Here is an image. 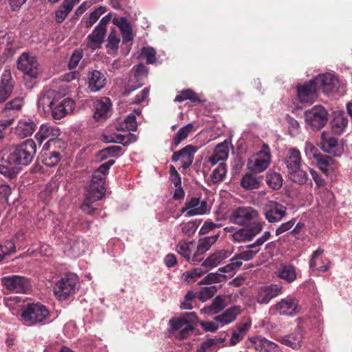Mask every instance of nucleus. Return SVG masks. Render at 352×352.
<instances>
[{
	"label": "nucleus",
	"mask_w": 352,
	"mask_h": 352,
	"mask_svg": "<svg viewBox=\"0 0 352 352\" xmlns=\"http://www.w3.org/2000/svg\"><path fill=\"white\" fill-rule=\"evenodd\" d=\"M115 163L110 160L101 164L92 175L90 184L86 188L85 197L81 205V210L87 214H92L96 210L92 204L101 199L105 193L104 182L109 170Z\"/></svg>",
	"instance_id": "nucleus-1"
},
{
	"label": "nucleus",
	"mask_w": 352,
	"mask_h": 352,
	"mask_svg": "<svg viewBox=\"0 0 352 352\" xmlns=\"http://www.w3.org/2000/svg\"><path fill=\"white\" fill-rule=\"evenodd\" d=\"M36 153V144L32 139H28L3 151L1 160L8 165L27 166Z\"/></svg>",
	"instance_id": "nucleus-2"
},
{
	"label": "nucleus",
	"mask_w": 352,
	"mask_h": 352,
	"mask_svg": "<svg viewBox=\"0 0 352 352\" xmlns=\"http://www.w3.org/2000/svg\"><path fill=\"white\" fill-rule=\"evenodd\" d=\"M49 309L40 302L25 305L21 312V321L26 326L44 325L50 320Z\"/></svg>",
	"instance_id": "nucleus-3"
},
{
	"label": "nucleus",
	"mask_w": 352,
	"mask_h": 352,
	"mask_svg": "<svg viewBox=\"0 0 352 352\" xmlns=\"http://www.w3.org/2000/svg\"><path fill=\"white\" fill-rule=\"evenodd\" d=\"M60 134L59 128L50 123H43L40 126L34 138L38 144H41L45 140H47L43 145L44 150H49L52 144L54 146H60L63 142L58 136Z\"/></svg>",
	"instance_id": "nucleus-4"
},
{
	"label": "nucleus",
	"mask_w": 352,
	"mask_h": 352,
	"mask_svg": "<svg viewBox=\"0 0 352 352\" xmlns=\"http://www.w3.org/2000/svg\"><path fill=\"white\" fill-rule=\"evenodd\" d=\"M78 288V276L75 274H67L56 282L54 292L60 300H64L74 294Z\"/></svg>",
	"instance_id": "nucleus-5"
},
{
	"label": "nucleus",
	"mask_w": 352,
	"mask_h": 352,
	"mask_svg": "<svg viewBox=\"0 0 352 352\" xmlns=\"http://www.w3.org/2000/svg\"><path fill=\"white\" fill-rule=\"evenodd\" d=\"M305 120L311 130H320L328 122V112L322 106L316 105L305 112Z\"/></svg>",
	"instance_id": "nucleus-6"
},
{
	"label": "nucleus",
	"mask_w": 352,
	"mask_h": 352,
	"mask_svg": "<svg viewBox=\"0 0 352 352\" xmlns=\"http://www.w3.org/2000/svg\"><path fill=\"white\" fill-rule=\"evenodd\" d=\"M17 69L32 78H37L42 72L36 56L29 52H23L16 60Z\"/></svg>",
	"instance_id": "nucleus-7"
},
{
	"label": "nucleus",
	"mask_w": 352,
	"mask_h": 352,
	"mask_svg": "<svg viewBox=\"0 0 352 352\" xmlns=\"http://www.w3.org/2000/svg\"><path fill=\"white\" fill-rule=\"evenodd\" d=\"M271 162L268 145L263 144L262 149L252 155L248 162V168L253 173H260L265 170Z\"/></svg>",
	"instance_id": "nucleus-8"
},
{
	"label": "nucleus",
	"mask_w": 352,
	"mask_h": 352,
	"mask_svg": "<svg viewBox=\"0 0 352 352\" xmlns=\"http://www.w3.org/2000/svg\"><path fill=\"white\" fill-rule=\"evenodd\" d=\"M258 212L250 206L238 207L232 210L229 216L230 222L238 226H245L257 220Z\"/></svg>",
	"instance_id": "nucleus-9"
},
{
	"label": "nucleus",
	"mask_w": 352,
	"mask_h": 352,
	"mask_svg": "<svg viewBox=\"0 0 352 352\" xmlns=\"http://www.w3.org/2000/svg\"><path fill=\"white\" fill-rule=\"evenodd\" d=\"M111 16L108 14L103 16L98 25L92 31L91 34L87 36V47L96 50L100 47L104 41V36L107 32V25L110 22Z\"/></svg>",
	"instance_id": "nucleus-10"
},
{
	"label": "nucleus",
	"mask_w": 352,
	"mask_h": 352,
	"mask_svg": "<svg viewBox=\"0 0 352 352\" xmlns=\"http://www.w3.org/2000/svg\"><path fill=\"white\" fill-rule=\"evenodd\" d=\"M265 223L256 221L248 227L238 228L232 235L234 243H245L252 240L263 230Z\"/></svg>",
	"instance_id": "nucleus-11"
},
{
	"label": "nucleus",
	"mask_w": 352,
	"mask_h": 352,
	"mask_svg": "<svg viewBox=\"0 0 352 352\" xmlns=\"http://www.w3.org/2000/svg\"><path fill=\"white\" fill-rule=\"evenodd\" d=\"M210 210V207L208 203L198 197H192L185 203V206L181 210V212L186 217H192L196 215H204Z\"/></svg>",
	"instance_id": "nucleus-12"
},
{
	"label": "nucleus",
	"mask_w": 352,
	"mask_h": 352,
	"mask_svg": "<svg viewBox=\"0 0 352 352\" xmlns=\"http://www.w3.org/2000/svg\"><path fill=\"white\" fill-rule=\"evenodd\" d=\"M1 282L6 289L16 293H26L31 287L29 279L22 276H5Z\"/></svg>",
	"instance_id": "nucleus-13"
},
{
	"label": "nucleus",
	"mask_w": 352,
	"mask_h": 352,
	"mask_svg": "<svg viewBox=\"0 0 352 352\" xmlns=\"http://www.w3.org/2000/svg\"><path fill=\"white\" fill-rule=\"evenodd\" d=\"M280 315L294 316L300 312L298 300L292 297H287L277 302L271 308Z\"/></svg>",
	"instance_id": "nucleus-14"
},
{
	"label": "nucleus",
	"mask_w": 352,
	"mask_h": 352,
	"mask_svg": "<svg viewBox=\"0 0 352 352\" xmlns=\"http://www.w3.org/2000/svg\"><path fill=\"white\" fill-rule=\"evenodd\" d=\"M286 207L275 201H267L263 207L265 219L269 223L280 221L286 215Z\"/></svg>",
	"instance_id": "nucleus-15"
},
{
	"label": "nucleus",
	"mask_w": 352,
	"mask_h": 352,
	"mask_svg": "<svg viewBox=\"0 0 352 352\" xmlns=\"http://www.w3.org/2000/svg\"><path fill=\"white\" fill-rule=\"evenodd\" d=\"M75 107L74 101L69 98H60L58 94L52 107V116L54 120H60L72 113Z\"/></svg>",
	"instance_id": "nucleus-16"
},
{
	"label": "nucleus",
	"mask_w": 352,
	"mask_h": 352,
	"mask_svg": "<svg viewBox=\"0 0 352 352\" xmlns=\"http://www.w3.org/2000/svg\"><path fill=\"white\" fill-rule=\"evenodd\" d=\"M316 85L317 89L320 88L325 94H329L338 90V79L332 74H320L312 79Z\"/></svg>",
	"instance_id": "nucleus-17"
},
{
	"label": "nucleus",
	"mask_w": 352,
	"mask_h": 352,
	"mask_svg": "<svg viewBox=\"0 0 352 352\" xmlns=\"http://www.w3.org/2000/svg\"><path fill=\"white\" fill-rule=\"evenodd\" d=\"M271 233L269 231H265L263 235L258 237L254 243L248 245L246 249L239 253L241 260L244 261H249L254 258L255 256L261 250V247L270 239Z\"/></svg>",
	"instance_id": "nucleus-18"
},
{
	"label": "nucleus",
	"mask_w": 352,
	"mask_h": 352,
	"mask_svg": "<svg viewBox=\"0 0 352 352\" xmlns=\"http://www.w3.org/2000/svg\"><path fill=\"white\" fill-rule=\"evenodd\" d=\"M310 174L314 179L316 186L318 190V194L322 203L328 206L333 200V193L326 187L325 180L314 170L309 169Z\"/></svg>",
	"instance_id": "nucleus-19"
},
{
	"label": "nucleus",
	"mask_w": 352,
	"mask_h": 352,
	"mask_svg": "<svg viewBox=\"0 0 352 352\" xmlns=\"http://www.w3.org/2000/svg\"><path fill=\"white\" fill-rule=\"evenodd\" d=\"M321 148L325 153L334 156H340L344 150L343 146L339 144L338 139L326 131L321 134Z\"/></svg>",
	"instance_id": "nucleus-20"
},
{
	"label": "nucleus",
	"mask_w": 352,
	"mask_h": 352,
	"mask_svg": "<svg viewBox=\"0 0 352 352\" xmlns=\"http://www.w3.org/2000/svg\"><path fill=\"white\" fill-rule=\"evenodd\" d=\"M248 348H254L258 352H280L279 346L263 337H253L247 343Z\"/></svg>",
	"instance_id": "nucleus-21"
},
{
	"label": "nucleus",
	"mask_w": 352,
	"mask_h": 352,
	"mask_svg": "<svg viewBox=\"0 0 352 352\" xmlns=\"http://www.w3.org/2000/svg\"><path fill=\"white\" fill-rule=\"evenodd\" d=\"M297 94L301 102H314L318 97V90L314 80L311 79L307 82L298 85Z\"/></svg>",
	"instance_id": "nucleus-22"
},
{
	"label": "nucleus",
	"mask_w": 352,
	"mask_h": 352,
	"mask_svg": "<svg viewBox=\"0 0 352 352\" xmlns=\"http://www.w3.org/2000/svg\"><path fill=\"white\" fill-rule=\"evenodd\" d=\"M305 333V330L298 326L292 333L280 338L278 340L288 347L298 349L302 346Z\"/></svg>",
	"instance_id": "nucleus-23"
},
{
	"label": "nucleus",
	"mask_w": 352,
	"mask_h": 352,
	"mask_svg": "<svg viewBox=\"0 0 352 352\" xmlns=\"http://www.w3.org/2000/svg\"><path fill=\"white\" fill-rule=\"evenodd\" d=\"M282 286L278 284H272L259 288L255 297L259 304H267L270 301L282 293Z\"/></svg>",
	"instance_id": "nucleus-24"
},
{
	"label": "nucleus",
	"mask_w": 352,
	"mask_h": 352,
	"mask_svg": "<svg viewBox=\"0 0 352 352\" xmlns=\"http://www.w3.org/2000/svg\"><path fill=\"white\" fill-rule=\"evenodd\" d=\"M58 96L57 91L52 89L43 91L37 102L38 109L44 114L51 113Z\"/></svg>",
	"instance_id": "nucleus-25"
},
{
	"label": "nucleus",
	"mask_w": 352,
	"mask_h": 352,
	"mask_svg": "<svg viewBox=\"0 0 352 352\" xmlns=\"http://www.w3.org/2000/svg\"><path fill=\"white\" fill-rule=\"evenodd\" d=\"M86 243L78 237H73L65 245V253L71 257H78L85 252Z\"/></svg>",
	"instance_id": "nucleus-26"
},
{
	"label": "nucleus",
	"mask_w": 352,
	"mask_h": 352,
	"mask_svg": "<svg viewBox=\"0 0 352 352\" xmlns=\"http://www.w3.org/2000/svg\"><path fill=\"white\" fill-rule=\"evenodd\" d=\"M111 103L109 98H102L94 103V113L93 117L96 121L106 120L111 112Z\"/></svg>",
	"instance_id": "nucleus-27"
},
{
	"label": "nucleus",
	"mask_w": 352,
	"mask_h": 352,
	"mask_svg": "<svg viewBox=\"0 0 352 352\" xmlns=\"http://www.w3.org/2000/svg\"><path fill=\"white\" fill-rule=\"evenodd\" d=\"M107 83V78L102 72L98 70L90 72L87 76V87L91 92L101 90Z\"/></svg>",
	"instance_id": "nucleus-28"
},
{
	"label": "nucleus",
	"mask_w": 352,
	"mask_h": 352,
	"mask_svg": "<svg viewBox=\"0 0 352 352\" xmlns=\"http://www.w3.org/2000/svg\"><path fill=\"white\" fill-rule=\"evenodd\" d=\"M13 89V80L10 70H4L0 82V103L5 102Z\"/></svg>",
	"instance_id": "nucleus-29"
},
{
	"label": "nucleus",
	"mask_w": 352,
	"mask_h": 352,
	"mask_svg": "<svg viewBox=\"0 0 352 352\" xmlns=\"http://www.w3.org/2000/svg\"><path fill=\"white\" fill-rule=\"evenodd\" d=\"M232 254V250H219L210 254L202 263V266L212 269L219 265L221 261L228 258Z\"/></svg>",
	"instance_id": "nucleus-30"
},
{
	"label": "nucleus",
	"mask_w": 352,
	"mask_h": 352,
	"mask_svg": "<svg viewBox=\"0 0 352 352\" xmlns=\"http://www.w3.org/2000/svg\"><path fill=\"white\" fill-rule=\"evenodd\" d=\"M36 126L30 118L21 119L14 129V133L21 138L30 136L35 131Z\"/></svg>",
	"instance_id": "nucleus-31"
},
{
	"label": "nucleus",
	"mask_w": 352,
	"mask_h": 352,
	"mask_svg": "<svg viewBox=\"0 0 352 352\" xmlns=\"http://www.w3.org/2000/svg\"><path fill=\"white\" fill-rule=\"evenodd\" d=\"M219 237V234H217L200 239L198 244L196 245V251L193 254L192 261H199L201 259L200 256L209 250L210 247L216 242Z\"/></svg>",
	"instance_id": "nucleus-32"
},
{
	"label": "nucleus",
	"mask_w": 352,
	"mask_h": 352,
	"mask_svg": "<svg viewBox=\"0 0 352 352\" xmlns=\"http://www.w3.org/2000/svg\"><path fill=\"white\" fill-rule=\"evenodd\" d=\"M240 306H233L227 309L221 314L214 318V320L219 323L221 327L227 325L235 320L236 316L241 314Z\"/></svg>",
	"instance_id": "nucleus-33"
},
{
	"label": "nucleus",
	"mask_w": 352,
	"mask_h": 352,
	"mask_svg": "<svg viewBox=\"0 0 352 352\" xmlns=\"http://www.w3.org/2000/svg\"><path fill=\"white\" fill-rule=\"evenodd\" d=\"M227 296H217L210 305L201 309V313L204 315H213L219 313L227 306Z\"/></svg>",
	"instance_id": "nucleus-34"
},
{
	"label": "nucleus",
	"mask_w": 352,
	"mask_h": 352,
	"mask_svg": "<svg viewBox=\"0 0 352 352\" xmlns=\"http://www.w3.org/2000/svg\"><path fill=\"white\" fill-rule=\"evenodd\" d=\"M229 144L224 141L218 144L214 150L213 154L209 157L208 161L212 166H214L219 161H223L228 157Z\"/></svg>",
	"instance_id": "nucleus-35"
},
{
	"label": "nucleus",
	"mask_w": 352,
	"mask_h": 352,
	"mask_svg": "<svg viewBox=\"0 0 352 352\" xmlns=\"http://www.w3.org/2000/svg\"><path fill=\"white\" fill-rule=\"evenodd\" d=\"M112 22L115 25L119 28L122 34L123 43H126L133 40V35L132 33L131 25L125 18H114L113 19Z\"/></svg>",
	"instance_id": "nucleus-36"
},
{
	"label": "nucleus",
	"mask_w": 352,
	"mask_h": 352,
	"mask_svg": "<svg viewBox=\"0 0 352 352\" xmlns=\"http://www.w3.org/2000/svg\"><path fill=\"white\" fill-rule=\"evenodd\" d=\"M285 163L288 171L300 167L302 164L300 152L295 148H289Z\"/></svg>",
	"instance_id": "nucleus-37"
},
{
	"label": "nucleus",
	"mask_w": 352,
	"mask_h": 352,
	"mask_svg": "<svg viewBox=\"0 0 352 352\" xmlns=\"http://www.w3.org/2000/svg\"><path fill=\"white\" fill-rule=\"evenodd\" d=\"M176 251L186 260L192 261V257L196 251V243L194 241H179L176 246Z\"/></svg>",
	"instance_id": "nucleus-38"
},
{
	"label": "nucleus",
	"mask_w": 352,
	"mask_h": 352,
	"mask_svg": "<svg viewBox=\"0 0 352 352\" xmlns=\"http://www.w3.org/2000/svg\"><path fill=\"white\" fill-rule=\"evenodd\" d=\"M4 304L11 311L12 314L21 317V312L24 308L23 301L19 296H10L5 298Z\"/></svg>",
	"instance_id": "nucleus-39"
},
{
	"label": "nucleus",
	"mask_w": 352,
	"mask_h": 352,
	"mask_svg": "<svg viewBox=\"0 0 352 352\" xmlns=\"http://www.w3.org/2000/svg\"><path fill=\"white\" fill-rule=\"evenodd\" d=\"M278 276L289 283H293L296 279V268L289 263H282L278 270Z\"/></svg>",
	"instance_id": "nucleus-40"
},
{
	"label": "nucleus",
	"mask_w": 352,
	"mask_h": 352,
	"mask_svg": "<svg viewBox=\"0 0 352 352\" xmlns=\"http://www.w3.org/2000/svg\"><path fill=\"white\" fill-rule=\"evenodd\" d=\"M196 151V148L192 145H188L181 150V163L184 169H187L192 164Z\"/></svg>",
	"instance_id": "nucleus-41"
},
{
	"label": "nucleus",
	"mask_w": 352,
	"mask_h": 352,
	"mask_svg": "<svg viewBox=\"0 0 352 352\" xmlns=\"http://www.w3.org/2000/svg\"><path fill=\"white\" fill-rule=\"evenodd\" d=\"M260 177L250 173H246L241 179V186L245 190L257 189L261 185Z\"/></svg>",
	"instance_id": "nucleus-42"
},
{
	"label": "nucleus",
	"mask_w": 352,
	"mask_h": 352,
	"mask_svg": "<svg viewBox=\"0 0 352 352\" xmlns=\"http://www.w3.org/2000/svg\"><path fill=\"white\" fill-rule=\"evenodd\" d=\"M138 123L135 115L131 113L128 115L122 121L119 122L116 129L118 131H134L137 129Z\"/></svg>",
	"instance_id": "nucleus-43"
},
{
	"label": "nucleus",
	"mask_w": 352,
	"mask_h": 352,
	"mask_svg": "<svg viewBox=\"0 0 352 352\" xmlns=\"http://www.w3.org/2000/svg\"><path fill=\"white\" fill-rule=\"evenodd\" d=\"M189 100L192 102H204V100H202L200 98V96L199 94L193 91L190 89H186L182 91H179L177 93L175 101L182 102L185 100Z\"/></svg>",
	"instance_id": "nucleus-44"
},
{
	"label": "nucleus",
	"mask_w": 352,
	"mask_h": 352,
	"mask_svg": "<svg viewBox=\"0 0 352 352\" xmlns=\"http://www.w3.org/2000/svg\"><path fill=\"white\" fill-rule=\"evenodd\" d=\"M288 176L292 182L300 185L305 184L308 179L307 173L300 167L289 170Z\"/></svg>",
	"instance_id": "nucleus-45"
},
{
	"label": "nucleus",
	"mask_w": 352,
	"mask_h": 352,
	"mask_svg": "<svg viewBox=\"0 0 352 352\" xmlns=\"http://www.w3.org/2000/svg\"><path fill=\"white\" fill-rule=\"evenodd\" d=\"M193 131L194 126L190 123L180 128L173 140L174 145L177 146Z\"/></svg>",
	"instance_id": "nucleus-46"
},
{
	"label": "nucleus",
	"mask_w": 352,
	"mask_h": 352,
	"mask_svg": "<svg viewBox=\"0 0 352 352\" xmlns=\"http://www.w3.org/2000/svg\"><path fill=\"white\" fill-rule=\"evenodd\" d=\"M348 119L343 115L339 114L333 118L331 122V129L334 133L340 134L346 127Z\"/></svg>",
	"instance_id": "nucleus-47"
},
{
	"label": "nucleus",
	"mask_w": 352,
	"mask_h": 352,
	"mask_svg": "<svg viewBox=\"0 0 352 352\" xmlns=\"http://www.w3.org/2000/svg\"><path fill=\"white\" fill-rule=\"evenodd\" d=\"M242 261L239 254H236L230 260V263L221 267L218 271L220 273H231L235 272L242 265Z\"/></svg>",
	"instance_id": "nucleus-48"
},
{
	"label": "nucleus",
	"mask_w": 352,
	"mask_h": 352,
	"mask_svg": "<svg viewBox=\"0 0 352 352\" xmlns=\"http://www.w3.org/2000/svg\"><path fill=\"white\" fill-rule=\"evenodd\" d=\"M122 147L117 145L110 146L98 152V158L100 160H104L109 157H113L119 155Z\"/></svg>",
	"instance_id": "nucleus-49"
},
{
	"label": "nucleus",
	"mask_w": 352,
	"mask_h": 352,
	"mask_svg": "<svg viewBox=\"0 0 352 352\" xmlns=\"http://www.w3.org/2000/svg\"><path fill=\"white\" fill-rule=\"evenodd\" d=\"M315 160L320 170L325 174L328 173L329 168L332 166L334 162L332 157L322 154L318 155Z\"/></svg>",
	"instance_id": "nucleus-50"
},
{
	"label": "nucleus",
	"mask_w": 352,
	"mask_h": 352,
	"mask_svg": "<svg viewBox=\"0 0 352 352\" xmlns=\"http://www.w3.org/2000/svg\"><path fill=\"white\" fill-rule=\"evenodd\" d=\"M120 41V38L116 34L115 30H111L108 36L106 45L107 53L109 54H115L118 50Z\"/></svg>",
	"instance_id": "nucleus-51"
},
{
	"label": "nucleus",
	"mask_w": 352,
	"mask_h": 352,
	"mask_svg": "<svg viewBox=\"0 0 352 352\" xmlns=\"http://www.w3.org/2000/svg\"><path fill=\"white\" fill-rule=\"evenodd\" d=\"M15 251L16 246L12 241H6L0 243V263L6 256L14 253Z\"/></svg>",
	"instance_id": "nucleus-52"
},
{
	"label": "nucleus",
	"mask_w": 352,
	"mask_h": 352,
	"mask_svg": "<svg viewBox=\"0 0 352 352\" xmlns=\"http://www.w3.org/2000/svg\"><path fill=\"white\" fill-rule=\"evenodd\" d=\"M267 184L273 189H279L283 185V178L280 174L269 172L266 175Z\"/></svg>",
	"instance_id": "nucleus-53"
},
{
	"label": "nucleus",
	"mask_w": 352,
	"mask_h": 352,
	"mask_svg": "<svg viewBox=\"0 0 352 352\" xmlns=\"http://www.w3.org/2000/svg\"><path fill=\"white\" fill-rule=\"evenodd\" d=\"M217 292V287L210 285L203 287L197 294V298L201 302H206L214 296Z\"/></svg>",
	"instance_id": "nucleus-54"
},
{
	"label": "nucleus",
	"mask_w": 352,
	"mask_h": 352,
	"mask_svg": "<svg viewBox=\"0 0 352 352\" xmlns=\"http://www.w3.org/2000/svg\"><path fill=\"white\" fill-rule=\"evenodd\" d=\"M323 252H324L323 249L318 248L316 251H314L312 253L311 259L309 261V267L311 270H319L322 272H327L328 270V269L329 267V265H322V266L319 267L318 268H316V266H317L316 260L319 256H320L322 254Z\"/></svg>",
	"instance_id": "nucleus-55"
},
{
	"label": "nucleus",
	"mask_w": 352,
	"mask_h": 352,
	"mask_svg": "<svg viewBox=\"0 0 352 352\" xmlns=\"http://www.w3.org/2000/svg\"><path fill=\"white\" fill-rule=\"evenodd\" d=\"M227 173L226 164L221 162L215 168L211 175V180L213 183H218L223 179Z\"/></svg>",
	"instance_id": "nucleus-56"
},
{
	"label": "nucleus",
	"mask_w": 352,
	"mask_h": 352,
	"mask_svg": "<svg viewBox=\"0 0 352 352\" xmlns=\"http://www.w3.org/2000/svg\"><path fill=\"white\" fill-rule=\"evenodd\" d=\"M206 272L201 267H197L184 272L182 276V278L185 282L190 283L191 281L196 280L197 278L201 277Z\"/></svg>",
	"instance_id": "nucleus-57"
},
{
	"label": "nucleus",
	"mask_w": 352,
	"mask_h": 352,
	"mask_svg": "<svg viewBox=\"0 0 352 352\" xmlns=\"http://www.w3.org/2000/svg\"><path fill=\"white\" fill-rule=\"evenodd\" d=\"M105 12L106 9L102 6H100L96 9L90 14L89 18L85 21V27L87 28H91Z\"/></svg>",
	"instance_id": "nucleus-58"
},
{
	"label": "nucleus",
	"mask_w": 352,
	"mask_h": 352,
	"mask_svg": "<svg viewBox=\"0 0 352 352\" xmlns=\"http://www.w3.org/2000/svg\"><path fill=\"white\" fill-rule=\"evenodd\" d=\"M198 226L199 223L196 221H190L182 223L179 228L183 234L190 237L195 233Z\"/></svg>",
	"instance_id": "nucleus-59"
},
{
	"label": "nucleus",
	"mask_w": 352,
	"mask_h": 352,
	"mask_svg": "<svg viewBox=\"0 0 352 352\" xmlns=\"http://www.w3.org/2000/svg\"><path fill=\"white\" fill-rule=\"evenodd\" d=\"M73 6L68 1H63L62 8L56 11V20L58 23L63 22L67 17L69 12L72 10Z\"/></svg>",
	"instance_id": "nucleus-60"
},
{
	"label": "nucleus",
	"mask_w": 352,
	"mask_h": 352,
	"mask_svg": "<svg viewBox=\"0 0 352 352\" xmlns=\"http://www.w3.org/2000/svg\"><path fill=\"white\" fill-rule=\"evenodd\" d=\"M223 278H225V276L221 274L220 273H210L199 282V284L203 285L220 283Z\"/></svg>",
	"instance_id": "nucleus-61"
},
{
	"label": "nucleus",
	"mask_w": 352,
	"mask_h": 352,
	"mask_svg": "<svg viewBox=\"0 0 352 352\" xmlns=\"http://www.w3.org/2000/svg\"><path fill=\"white\" fill-rule=\"evenodd\" d=\"M82 56H83V53L81 50H75L72 53V54L69 58V61L68 63L69 69L70 70L76 69V67L78 66L79 62L82 58Z\"/></svg>",
	"instance_id": "nucleus-62"
},
{
	"label": "nucleus",
	"mask_w": 352,
	"mask_h": 352,
	"mask_svg": "<svg viewBox=\"0 0 352 352\" xmlns=\"http://www.w3.org/2000/svg\"><path fill=\"white\" fill-rule=\"evenodd\" d=\"M28 253L30 255L34 256H36L38 254H41L42 256H49L52 254V250L48 245L43 243L40 245L38 249L30 248L28 250Z\"/></svg>",
	"instance_id": "nucleus-63"
},
{
	"label": "nucleus",
	"mask_w": 352,
	"mask_h": 352,
	"mask_svg": "<svg viewBox=\"0 0 352 352\" xmlns=\"http://www.w3.org/2000/svg\"><path fill=\"white\" fill-rule=\"evenodd\" d=\"M23 104V100L21 98H16L14 100L8 102L5 107L3 111L5 112L8 111H18L20 110Z\"/></svg>",
	"instance_id": "nucleus-64"
}]
</instances>
